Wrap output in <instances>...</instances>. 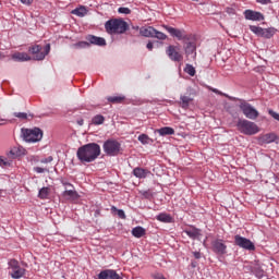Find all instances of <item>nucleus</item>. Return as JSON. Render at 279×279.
<instances>
[{"mask_svg":"<svg viewBox=\"0 0 279 279\" xmlns=\"http://www.w3.org/2000/svg\"><path fill=\"white\" fill-rule=\"evenodd\" d=\"M101 156V146L97 143H88L77 148L76 158L80 162H95Z\"/></svg>","mask_w":279,"mask_h":279,"instance_id":"1","label":"nucleus"},{"mask_svg":"<svg viewBox=\"0 0 279 279\" xmlns=\"http://www.w3.org/2000/svg\"><path fill=\"white\" fill-rule=\"evenodd\" d=\"M235 128L238 132H240V134H244V136H254L260 132L258 124L247 119H239Z\"/></svg>","mask_w":279,"mask_h":279,"instance_id":"2","label":"nucleus"},{"mask_svg":"<svg viewBox=\"0 0 279 279\" xmlns=\"http://www.w3.org/2000/svg\"><path fill=\"white\" fill-rule=\"evenodd\" d=\"M107 34H125L130 29L128 22L121 19L108 20L105 23Z\"/></svg>","mask_w":279,"mask_h":279,"instance_id":"3","label":"nucleus"},{"mask_svg":"<svg viewBox=\"0 0 279 279\" xmlns=\"http://www.w3.org/2000/svg\"><path fill=\"white\" fill-rule=\"evenodd\" d=\"M51 51V44H47L44 47L40 45H34L28 48V52L33 56V60H37L38 62L45 60L47 56H49V52Z\"/></svg>","mask_w":279,"mask_h":279,"instance_id":"4","label":"nucleus"},{"mask_svg":"<svg viewBox=\"0 0 279 279\" xmlns=\"http://www.w3.org/2000/svg\"><path fill=\"white\" fill-rule=\"evenodd\" d=\"M21 132L25 143H39V141H43V130L39 128L22 129Z\"/></svg>","mask_w":279,"mask_h":279,"instance_id":"5","label":"nucleus"},{"mask_svg":"<svg viewBox=\"0 0 279 279\" xmlns=\"http://www.w3.org/2000/svg\"><path fill=\"white\" fill-rule=\"evenodd\" d=\"M239 108L242 111V114H244V117H246V119H250L251 121H256V119H258L260 114L258 110L245 99H240Z\"/></svg>","mask_w":279,"mask_h":279,"instance_id":"6","label":"nucleus"},{"mask_svg":"<svg viewBox=\"0 0 279 279\" xmlns=\"http://www.w3.org/2000/svg\"><path fill=\"white\" fill-rule=\"evenodd\" d=\"M102 149L106 156H110V157L119 156V154H121L122 151L121 144L119 143V141L114 138H109L105 141L102 145Z\"/></svg>","mask_w":279,"mask_h":279,"instance_id":"7","label":"nucleus"},{"mask_svg":"<svg viewBox=\"0 0 279 279\" xmlns=\"http://www.w3.org/2000/svg\"><path fill=\"white\" fill-rule=\"evenodd\" d=\"M248 29L253 34H255V36H257L258 38H266V39L274 38V36L276 35V32H278V29L274 27L263 28L256 25H250Z\"/></svg>","mask_w":279,"mask_h":279,"instance_id":"8","label":"nucleus"},{"mask_svg":"<svg viewBox=\"0 0 279 279\" xmlns=\"http://www.w3.org/2000/svg\"><path fill=\"white\" fill-rule=\"evenodd\" d=\"M8 266L10 269L9 276L13 279H21L23 276H25V268L21 267V264H19V260L16 259H10L8 262Z\"/></svg>","mask_w":279,"mask_h":279,"instance_id":"9","label":"nucleus"},{"mask_svg":"<svg viewBox=\"0 0 279 279\" xmlns=\"http://www.w3.org/2000/svg\"><path fill=\"white\" fill-rule=\"evenodd\" d=\"M234 245L242 250H246L247 252H254L256 250V245H254L252 240L240 234L234 235Z\"/></svg>","mask_w":279,"mask_h":279,"instance_id":"10","label":"nucleus"},{"mask_svg":"<svg viewBox=\"0 0 279 279\" xmlns=\"http://www.w3.org/2000/svg\"><path fill=\"white\" fill-rule=\"evenodd\" d=\"M186 60L195 62L197 60V44L195 41H187L183 46Z\"/></svg>","mask_w":279,"mask_h":279,"instance_id":"11","label":"nucleus"},{"mask_svg":"<svg viewBox=\"0 0 279 279\" xmlns=\"http://www.w3.org/2000/svg\"><path fill=\"white\" fill-rule=\"evenodd\" d=\"M211 250L214 254H217L218 256H223L225 254H228V245L223 243L222 239H216L211 242Z\"/></svg>","mask_w":279,"mask_h":279,"instance_id":"12","label":"nucleus"},{"mask_svg":"<svg viewBox=\"0 0 279 279\" xmlns=\"http://www.w3.org/2000/svg\"><path fill=\"white\" fill-rule=\"evenodd\" d=\"M162 28L166 29V32H168L172 38H178L179 40H189V35H185L184 29L174 28L165 24L162 25Z\"/></svg>","mask_w":279,"mask_h":279,"instance_id":"13","label":"nucleus"},{"mask_svg":"<svg viewBox=\"0 0 279 279\" xmlns=\"http://www.w3.org/2000/svg\"><path fill=\"white\" fill-rule=\"evenodd\" d=\"M166 53L169 60H171L172 62H182L184 60V57L182 56V53H180L177 50L175 46L173 45H170L167 47Z\"/></svg>","mask_w":279,"mask_h":279,"instance_id":"14","label":"nucleus"},{"mask_svg":"<svg viewBox=\"0 0 279 279\" xmlns=\"http://www.w3.org/2000/svg\"><path fill=\"white\" fill-rule=\"evenodd\" d=\"M278 140H279L278 134L274 132L259 135L257 138L259 145H270V143H278L277 142Z\"/></svg>","mask_w":279,"mask_h":279,"instance_id":"15","label":"nucleus"},{"mask_svg":"<svg viewBox=\"0 0 279 279\" xmlns=\"http://www.w3.org/2000/svg\"><path fill=\"white\" fill-rule=\"evenodd\" d=\"M243 14L246 21H254V22L265 21V15L258 11L247 9L243 12Z\"/></svg>","mask_w":279,"mask_h":279,"instance_id":"16","label":"nucleus"},{"mask_svg":"<svg viewBox=\"0 0 279 279\" xmlns=\"http://www.w3.org/2000/svg\"><path fill=\"white\" fill-rule=\"evenodd\" d=\"M96 279H123V277H121L114 269H105L97 275Z\"/></svg>","mask_w":279,"mask_h":279,"instance_id":"17","label":"nucleus"},{"mask_svg":"<svg viewBox=\"0 0 279 279\" xmlns=\"http://www.w3.org/2000/svg\"><path fill=\"white\" fill-rule=\"evenodd\" d=\"M87 40L89 47L90 45H95L96 47H106V38L104 37H97L95 35H87L85 37Z\"/></svg>","mask_w":279,"mask_h":279,"instance_id":"18","label":"nucleus"},{"mask_svg":"<svg viewBox=\"0 0 279 279\" xmlns=\"http://www.w3.org/2000/svg\"><path fill=\"white\" fill-rule=\"evenodd\" d=\"M27 150L23 148V146H14L11 148V150L8 153V158H11L12 160L16 158H21V156H25Z\"/></svg>","mask_w":279,"mask_h":279,"instance_id":"19","label":"nucleus"},{"mask_svg":"<svg viewBox=\"0 0 279 279\" xmlns=\"http://www.w3.org/2000/svg\"><path fill=\"white\" fill-rule=\"evenodd\" d=\"M183 232L189 236V239H192V241H195L198 236H202V230L193 226L185 229Z\"/></svg>","mask_w":279,"mask_h":279,"instance_id":"20","label":"nucleus"},{"mask_svg":"<svg viewBox=\"0 0 279 279\" xmlns=\"http://www.w3.org/2000/svg\"><path fill=\"white\" fill-rule=\"evenodd\" d=\"M11 58L14 60V62H29V60H32L27 52H15L11 56Z\"/></svg>","mask_w":279,"mask_h":279,"instance_id":"21","label":"nucleus"},{"mask_svg":"<svg viewBox=\"0 0 279 279\" xmlns=\"http://www.w3.org/2000/svg\"><path fill=\"white\" fill-rule=\"evenodd\" d=\"M147 173H149V171L141 167H136L135 169H133V172H132V174L135 178H138V180H145V178H147Z\"/></svg>","mask_w":279,"mask_h":279,"instance_id":"22","label":"nucleus"},{"mask_svg":"<svg viewBox=\"0 0 279 279\" xmlns=\"http://www.w3.org/2000/svg\"><path fill=\"white\" fill-rule=\"evenodd\" d=\"M140 34L141 36H144V38H154V34H156V28H154L153 26L142 27L140 29Z\"/></svg>","mask_w":279,"mask_h":279,"instance_id":"23","label":"nucleus"},{"mask_svg":"<svg viewBox=\"0 0 279 279\" xmlns=\"http://www.w3.org/2000/svg\"><path fill=\"white\" fill-rule=\"evenodd\" d=\"M156 219L161 223H173V218L171 214L160 213L159 215L156 216Z\"/></svg>","mask_w":279,"mask_h":279,"instance_id":"24","label":"nucleus"},{"mask_svg":"<svg viewBox=\"0 0 279 279\" xmlns=\"http://www.w3.org/2000/svg\"><path fill=\"white\" fill-rule=\"evenodd\" d=\"M131 234L135 236V239H143V236L147 234V231L145 230V228L137 226L132 229Z\"/></svg>","mask_w":279,"mask_h":279,"instance_id":"25","label":"nucleus"},{"mask_svg":"<svg viewBox=\"0 0 279 279\" xmlns=\"http://www.w3.org/2000/svg\"><path fill=\"white\" fill-rule=\"evenodd\" d=\"M159 136H173L175 134V130L171 126H163L157 130Z\"/></svg>","mask_w":279,"mask_h":279,"instance_id":"26","label":"nucleus"},{"mask_svg":"<svg viewBox=\"0 0 279 279\" xmlns=\"http://www.w3.org/2000/svg\"><path fill=\"white\" fill-rule=\"evenodd\" d=\"M71 13L82 19L86 16V14H88V9L85 5H80L78 8H75L74 10H72Z\"/></svg>","mask_w":279,"mask_h":279,"instance_id":"27","label":"nucleus"},{"mask_svg":"<svg viewBox=\"0 0 279 279\" xmlns=\"http://www.w3.org/2000/svg\"><path fill=\"white\" fill-rule=\"evenodd\" d=\"M191 101H193V98L189 96L181 95L180 96V106L183 108V110H189V106H191Z\"/></svg>","mask_w":279,"mask_h":279,"instance_id":"28","label":"nucleus"},{"mask_svg":"<svg viewBox=\"0 0 279 279\" xmlns=\"http://www.w3.org/2000/svg\"><path fill=\"white\" fill-rule=\"evenodd\" d=\"M63 197H71L72 199H77L80 197V194H77L75 187H71L70 190H65L63 192Z\"/></svg>","mask_w":279,"mask_h":279,"instance_id":"29","label":"nucleus"},{"mask_svg":"<svg viewBox=\"0 0 279 279\" xmlns=\"http://www.w3.org/2000/svg\"><path fill=\"white\" fill-rule=\"evenodd\" d=\"M137 141H140L142 145H151V143H154V140H151L147 134L138 135Z\"/></svg>","mask_w":279,"mask_h":279,"instance_id":"30","label":"nucleus"},{"mask_svg":"<svg viewBox=\"0 0 279 279\" xmlns=\"http://www.w3.org/2000/svg\"><path fill=\"white\" fill-rule=\"evenodd\" d=\"M106 121V118L101 114H96L93 119H92V123L94 125H104V122Z\"/></svg>","mask_w":279,"mask_h":279,"instance_id":"31","label":"nucleus"},{"mask_svg":"<svg viewBox=\"0 0 279 279\" xmlns=\"http://www.w3.org/2000/svg\"><path fill=\"white\" fill-rule=\"evenodd\" d=\"M184 73H187V75H190L191 77H195V73L197 72L195 71V66L186 63L184 68Z\"/></svg>","mask_w":279,"mask_h":279,"instance_id":"32","label":"nucleus"},{"mask_svg":"<svg viewBox=\"0 0 279 279\" xmlns=\"http://www.w3.org/2000/svg\"><path fill=\"white\" fill-rule=\"evenodd\" d=\"M252 274H254L256 278H263V276H265V271L259 266L252 267Z\"/></svg>","mask_w":279,"mask_h":279,"instance_id":"33","label":"nucleus"},{"mask_svg":"<svg viewBox=\"0 0 279 279\" xmlns=\"http://www.w3.org/2000/svg\"><path fill=\"white\" fill-rule=\"evenodd\" d=\"M39 199H47L49 197V187H41L38 192Z\"/></svg>","mask_w":279,"mask_h":279,"instance_id":"34","label":"nucleus"},{"mask_svg":"<svg viewBox=\"0 0 279 279\" xmlns=\"http://www.w3.org/2000/svg\"><path fill=\"white\" fill-rule=\"evenodd\" d=\"M74 49H88L89 44H88V40L87 41H78L76 44H73L72 46Z\"/></svg>","mask_w":279,"mask_h":279,"instance_id":"35","label":"nucleus"},{"mask_svg":"<svg viewBox=\"0 0 279 279\" xmlns=\"http://www.w3.org/2000/svg\"><path fill=\"white\" fill-rule=\"evenodd\" d=\"M111 213H117L119 219H126L125 211L123 209H119V208L112 206Z\"/></svg>","mask_w":279,"mask_h":279,"instance_id":"36","label":"nucleus"},{"mask_svg":"<svg viewBox=\"0 0 279 279\" xmlns=\"http://www.w3.org/2000/svg\"><path fill=\"white\" fill-rule=\"evenodd\" d=\"M124 99L125 96H111L108 98V101H110V104H121Z\"/></svg>","mask_w":279,"mask_h":279,"instance_id":"37","label":"nucleus"},{"mask_svg":"<svg viewBox=\"0 0 279 279\" xmlns=\"http://www.w3.org/2000/svg\"><path fill=\"white\" fill-rule=\"evenodd\" d=\"M154 38H157L158 40H167V35L155 28Z\"/></svg>","mask_w":279,"mask_h":279,"instance_id":"38","label":"nucleus"},{"mask_svg":"<svg viewBox=\"0 0 279 279\" xmlns=\"http://www.w3.org/2000/svg\"><path fill=\"white\" fill-rule=\"evenodd\" d=\"M225 110H226V112H228L229 114L234 116V105H232V104H226V105H225Z\"/></svg>","mask_w":279,"mask_h":279,"instance_id":"39","label":"nucleus"},{"mask_svg":"<svg viewBox=\"0 0 279 279\" xmlns=\"http://www.w3.org/2000/svg\"><path fill=\"white\" fill-rule=\"evenodd\" d=\"M13 117H16V119H21L22 121H25V119H27V113L26 112H14Z\"/></svg>","mask_w":279,"mask_h":279,"instance_id":"40","label":"nucleus"},{"mask_svg":"<svg viewBox=\"0 0 279 279\" xmlns=\"http://www.w3.org/2000/svg\"><path fill=\"white\" fill-rule=\"evenodd\" d=\"M119 14H132V10H130V8H125V7H120L118 9Z\"/></svg>","mask_w":279,"mask_h":279,"instance_id":"41","label":"nucleus"},{"mask_svg":"<svg viewBox=\"0 0 279 279\" xmlns=\"http://www.w3.org/2000/svg\"><path fill=\"white\" fill-rule=\"evenodd\" d=\"M268 114H270V117H272V119H275V121H279V113L274 111V109H269Z\"/></svg>","mask_w":279,"mask_h":279,"instance_id":"42","label":"nucleus"},{"mask_svg":"<svg viewBox=\"0 0 279 279\" xmlns=\"http://www.w3.org/2000/svg\"><path fill=\"white\" fill-rule=\"evenodd\" d=\"M41 165H49V162H53V156H49L47 158L40 159Z\"/></svg>","mask_w":279,"mask_h":279,"instance_id":"43","label":"nucleus"},{"mask_svg":"<svg viewBox=\"0 0 279 279\" xmlns=\"http://www.w3.org/2000/svg\"><path fill=\"white\" fill-rule=\"evenodd\" d=\"M0 167H10V161L3 157H0Z\"/></svg>","mask_w":279,"mask_h":279,"instance_id":"44","label":"nucleus"},{"mask_svg":"<svg viewBox=\"0 0 279 279\" xmlns=\"http://www.w3.org/2000/svg\"><path fill=\"white\" fill-rule=\"evenodd\" d=\"M61 184H62V186H65L68 189H74L75 187L72 183H70L69 181H64V180H61Z\"/></svg>","mask_w":279,"mask_h":279,"instance_id":"45","label":"nucleus"},{"mask_svg":"<svg viewBox=\"0 0 279 279\" xmlns=\"http://www.w3.org/2000/svg\"><path fill=\"white\" fill-rule=\"evenodd\" d=\"M223 97H227V99H230V101H241V98H236L228 94H225Z\"/></svg>","mask_w":279,"mask_h":279,"instance_id":"46","label":"nucleus"},{"mask_svg":"<svg viewBox=\"0 0 279 279\" xmlns=\"http://www.w3.org/2000/svg\"><path fill=\"white\" fill-rule=\"evenodd\" d=\"M211 93H215L216 95H220L221 97H223V95H226V93L217 89V88H210Z\"/></svg>","mask_w":279,"mask_h":279,"instance_id":"47","label":"nucleus"},{"mask_svg":"<svg viewBox=\"0 0 279 279\" xmlns=\"http://www.w3.org/2000/svg\"><path fill=\"white\" fill-rule=\"evenodd\" d=\"M45 171H46L45 168H41V167H35L34 168L35 173H45Z\"/></svg>","mask_w":279,"mask_h":279,"instance_id":"48","label":"nucleus"},{"mask_svg":"<svg viewBox=\"0 0 279 279\" xmlns=\"http://www.w3.org/2000/svg\"><path fill=\"white\" fill-rule=\"evenodd\" d=\"M193 256H194V258H196V260H199V258H202V253L195 251V252H193Z\"/></svg>","mask_w":279,"mask_h":279,"instance_id":"49","label":"nucleus"},{"mask_svg":"<svg viewBox=\"0 0 279 279\" xmlns=\"http://www.w3.org/2000/svg\"><path fill=\"white\" fill-rule=\"evenodd\" d=\"M21 3H23L24 5H32V3H34V0H20Z\"/></svg>","mask_w":279,"mask_h":279,"instance_id":"50","label":"nucleus"},{"mask_svg":"<svg viewBox=\"0 0 279 279\" xmlns=\"http://www.w3.org/2000/svg\"><path fill=\"white\" fill-rule=\"evenodd\" d=\"M146 48L148 49V51H153L154 50V43L148 41L147 45H146Z\"/></svg>","mask_w":279,"mask_h":279,"instance_id":"51","label":"nucleus"},{"mask_svg":"<svg viewBox=\"0 0 279 279\" xmlns=\"http://www.w3.org/2000/svg\"><path fill=\"white\" fill-rule=\"evenodd\" d=\"M257 3H262L263 5H267L271 0H256Z\"/></svg>","mask_w":279,"mask_h":279,"instance_id":"52","label":"nucleus"},{"mask_svg":"<svg viewBox=\"0 0 279 279\" xmlns=\"http://www.w3.org/2000/svg\"><path fill=\"white\" fill-rule=\"evenodd\" d=\"M78 125H84V121L83 120H77Z\"/></svg>","mask_w":279,"mask_h":279,"instance_id":"53","label":"nucleus"},{"mask_svg":"<svg viewBox=\"0 0 279 279\" xmlns=\"http://www.w3.org/2000/svg\"><path fill=\"white\" fill-rule=\"evenodd\" d=\"M192 267H197V263L192 262Z\"/></svg>","mask_w":279,"mask_h":279,"instance_id":"54","label":"nucleus"},{"mask_svg":"<svg viewBox=\"0 0 279 279\" xmlns=\"http://www.w3.org/2000/svg\"><path fill=\"white\" fill-rule=\"evenodd\" d=\"M133 29H136V31H138V26H135V27H133Z\"/></svg>","mask_w":279,"mask_h":279,"instance_id":"55","label":"nucleus"},{"mask_svg":"<svg viewBox=\"0 0 279 279\" xmlns=\"http://www.w3.org/2000/svg\"><path fill=\"white\" fill-rule=\"evenodd\" d=\"M0 58H3V53L0 52Z\"/></svg>","mask_w":279,"mask_h":279,"instance_id":"56","label":"nucleus"},{"mask_svg":"<svg viewBox=\"0 0 279 279\" xmlns=\"http://www.w3.org/2000/svg\"><path fill=\"white\" fill-rule=\"evenodd\" d=\"M29 117H32V119H34V114H29Z\"/></svg>","mask_w":279,"mask_h":279,"instance_id":"57","label":"nucleus"},{"mask_svg":"<svg viewBox=\"0 0 279 279\" xmlns=\"http://www.w3.org/2000/svg\"><path fill=\"white\" fill-rule=\"evenodd\" d=\"M192 1H196V2H197V1H199V0H192Z\"/></svg>","mask_w":279,"mask_h":279,"instance_id":"58","label":"nucleus"},{"mask_svg":"<svg viewBox=\"0 0 279 279\" xmlns=\"http://www.w3.org/2000/svg\"><path fill=\"white\" fill-rule=\"evenodd\" d=\"M0 125H4V123H0Z\"/></svg>","mask_w":279,"mask_h":279,"instance_id":"59","label":"nucleus"},{"mask_svg":"<svg viewBox=\"0 0 279 279\" xmlns=\"http://www.w3.org/2000/svg\"><path fill=\"white\" fill-rule=\"evenodd\" d=\"M1 121H5V120L2 119Z\"/></svg>","mask_w":279,"mask_h":279,"instance_id":"60","label":"nucleus"}]
</instances>
